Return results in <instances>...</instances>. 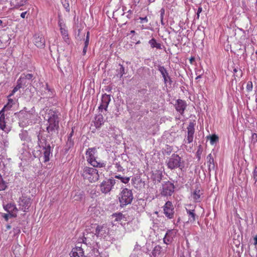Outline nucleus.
<instances>
[{
  "mask_svg": "<svg viewBox=\"0 0 257 257\" xmlns=\"http://www.w3.org/2000/svg\"><path fill=\"white\" fill-rule=\"evenodd\" d=\"M59 115L58 112L52 109L49 110L48 113L46 131L49 135V137L51 139L58 136L60 120Z\"/></svg>",
  "mask_w": 257,
  "mask_h": 257,
  "instance_id": "obj_1",
  "label": "nucleus"
},
{
  "mask_svg": "<svg viewBox=\"0 0 257 257\" xmlns=\"http://www.w3.org/2000/svg\"><path fill=\"white\" fill-rule=\"evenodd\" d=\"M81 175L84 179L88 180L91 183L97 181L99 178L97 170L87 166L83 168Z\"/></svg>",
  "mask_w": 257,
  "mask_h": 257,
  "instance_id": "obj_2",
  "label": "nucleus"
},
{
  "mask_svg": "<svg viewBox=\"0 0 257 257\" xmlns=\"http://www.w3.org/2000/svg\"><path fill=\"white\" fill-rule=\"evenodd\" d=\"M134 197L131 190L123 188L119 194L118 200L120 206L123 207L132 203Z\"/></svg>",
  "mask_w": 257,
  "mask_h": 257,
  "instance_id": "obj_3",
  "label": "nucleus"
},
{
  "mask_svg": "<svg viewBox=\"0 0 257 257\" xmlns=\"http://www.w3.org/2000/svg\"><path fill=\"white\" fill-rule=\"evenodd\" d=\"M34 78L32 74L24 73L17 80V83L20 84L22 87H26L31 84Z\"/></svg>",
  "mask_w": 257,
  "mask_h": 257,
  "instance_id": "obj_4",
  "label": "nucleus"
},
{
  "mask_svg": "<svg viewBox=\"0 0 257 257\" xmlns=\"http://www.w3.org/2000/svg\"><path fill=\"white\" fill-rule=\"evenodd\" d=\"M115 183V180L113 178L103 181L100 185L101 192L105 194L108 193Z\"/></svg>",
  "mask_w": 257,
  "mask_h": 257,
  "instance_id": "obj_5",
  "label": "nucleus"
},
{
  "mask_svg": "<svg viewBox=\"0 0 257 257\" xmlns=\"http://www.w3.org/2000/svg\"><path fill=\"white\" fill-rule=\"evenodd\" d=\"M181 163V158L176 154H173L167 162L169 168L173 169L180 167Z\"/></svg>",
  "mask_w": 257,
  "mask_h": 257,
  "instance_id": "obj_6",
  "label": "nucleus"
},
{
  "mask_svg": "<svg viewBox=\"0 0 257 257\" xmlns=\"http://www.w3.org/2000/svg\"><path fill=\"white\" fill-rule=\"evenodd\" d=\"M164 213L169 219H172L174 217V208L172 202L167 201L163 206Z\"/></svg>",
  "mask_w": 257,
  "mask_h": 257,
  "instance_id": "obj_7",
  "label": "nucleus"
},
{
  "mask_svg": "<svg viewBox=\"0 0 257 257\" xmlns=\"http://www.w3.org/2000/svg\"><path fill=\"white\" fill-rule=\"evenodd\" d=\"M162 194L165 196H171L174 191V184L170 182H167L162 186Z\"/></svg>",
  "mask_w": 257,
  "mask_h": 257,
  "instance_id": "obj_8",
  "label": "nucleus"
},
{
  "mask_svg": "<svg viewBox=\"0 0 257 257\" xmlns=\"http://www.w3.org/2000/svg\"><path fill=\"white\" fill-rule=\"evenodd\" d=\"M162 76L164 78V82L167 91H169V89L171 88L172 80L170 78L167 71L163 67H162Z\"/></svg>",
  "mask_w": 257,
  "mask_h": 257,
  "instance_id": "obj_9",
  "label": "nucleus"
},
{
  "mask_svg": "<svg viewBox=\"0 0 257 257\" xmlns=\"http://www.w3.org/2000/svg\"><path fill=\"white\" fill-rule=\"evenodd\" d=\"M43 143H45V146L43 147L44 162H47L50 160V155H52L51 147L46 140H44Z\"/></svg>",
  "mask_w": 257,
  "mask_h": 257,
  "instance_id": "obj_10",
  "label": "nucleus"
},
{
  "mask_svg": "<svg viewBox=\"0 0 257 257\" xmlns=\"http://www.w3.org/2000/svg\"><path fill=\"white\" fill-rule=\"evenodd\" d=\"M87 161L90 163L93 167L96 168H102L105 166V164L103 162H98L96 160V158L94 155L91 153L90 155H87Z\"/></svg>",
  "mask_w": 257,
  "mask_h": 257,
  "instance_id": "obj_11",
  "label": "nucleus"
},
{
  "mask_svg": "<svg viewBox=\"0 0 257 257\" xmlns=\"http://www.w3.org/2000/svg\"><path fill=\"white\" fill-rule=\"evenodd\" d=\"M110 101V95H108L106 94H103L101 98V103L100 106L98 107V109L101 111H102L103 109H104L105 111H106L107 108Z\"/></svg>",
  "mask_w": 257,
  "mask_h": 257,
  "instance_id": "obj_12",
  "label": "nucleus"
},
{
  "mask_svg": "<svg viewBox=\"0 0 257 257\" xmlns=\"http://www.w3.org/2000/svg\"><path fill=\"white\" fill-rule=\"evenodd\" d=\"M187 107L186 102L182 99H177L176 103L175 104V107L176 110L179 112L181 114L184 113V110Z\"/></svg>",
  "mask_w": 257,
  "mask_h": 257,
  "instance_id": "obj_13",
  "label": "nucleus"
},
{
  "mask_svg": "<svg viewBox=\"0 0 257 257\" xmlns=\"http://www.w3.org/2000/svg\"><path fill=\"white\" fill-rule=\"evenodd\" d=\"M34 43L38 48H43L45 44V40L41 35L36 34L34 36Z\"/></svg>",
  "mask_w": 257,
  "mask_h": 257,
  "instance_id": "obj_14",
  "label": "nucleus"
},
{
  "mask_svg": "<svg viewBox=\"0 0 257 257\" xmlns=\"http://www.w3.org/2000/svg\"><path fill=\"white\" fill-rule=\"evenodd\" d=\"M19 205L22 207V210L24 212H27L31 205V199L27 197L21 198Z\"/></svg>",
  "mask_w": 257,
  "mask_h": 257,
  "instance_id": "obj_15",
  "label": "nucleus"
},
{
  "mask_svg": "<svg viewBox=\"0 0 257 257\" xmlns=\"http://www.w3.org/2000/svg\"><path fill=\"white\" fill-rule=\"evenodd\" d=\"M0 129L2 130L6 133H9L11 131L10 127L8 126L6 124L5 116L3 110L0 111Z\"/></svg>",
  "mask_w": 257,
  "mask_h": 257,
  "instance_id": "obj_16",
  "label": "nucleus"
},
{
  "mask_svg": "<svg viewBox=\"0 0 257 257\" xmlns=\"http://www.w3.org/2000/svg\"><path fill=\"white\" fill-rule=\"evenodd\" d=\"M71 257H85L83 249L81 246H76L70 253Z\"/></svg>",
  "mask_w": 257,
  "mask_h": 257,
  "instance_id": "obj_17",
  "label": "nucleus"
},
{
  "mask_svg": "<svg viewBox=\"0 0 257 257\" xmlns=\"http://www.w3.org/2000/svg\"><path fill=\"white\" fill-rule=\"evenodd\" d=\"M104 123V118L102 114H99L95 117L94 125L98 128H100Z\"/></svg>",
  "mask_w": 257,
  "mask_h": 257,
  "instance_id": "obj_18",
  "label": "nucleus"
},
{
  "mask_svg": "<svg viewBox=\"0 0 257 257\" xmlns=\"http://www.w3.org/2000/svg\"><path fill=\"white\" fill-rule=\"evenodd\" d=\"M186 212L188 215V221L190 222H194L196 220L197 215L195 212L194 209H188L186 208Z\"/></svg>",
  "mask_w": 257,
  "mask_h": 257,
  "instance_id": "obj_19",
  "label": "nucleus"
},
{
  "mask_svg": "<svg viewBox=\"0 0 257 257\" xmlns=\"http://www.w3.org/2000/svg\"><path fill=\"white\" fill-rule=\"evenodd\" d=\"M59 26L60 27V29L61 33V35H62V37H63V38L64 39V41L67 44H69L70 42V40L69 38L68 37V34L67 30H66L64 28H63L62 27V26H61V24H59Z\"/></svg>",
  "mask_w": 257,
  "mask_h": 257,
  "instance_id": "obj_20",
  "label": "nucleus"
},
{
  "mask_svg": "<svg viewBox=\"0 0 257 257\" xmlns=\"http://www.w3.org/2000/svg\"><path fill=\"white\" fill-rule=\"evenodd\" d=\"M89 236H92L93 239H95V235L92 232H88L84 234V238L82 239L83 243L86 244V245H91V241H90L89 239Z\"/></svg>",
  "mask_w": 257,
  "mask_h": 257,
  "instance_id": "obj_21",
  "label": "nucleus"
},
{
  "mask_svg": "<svg viewBox=\"0 0 257 257\" xmlns=\"http://www.w3.org/2000/svg\"><path fill=\"white\" fill-rule=\"evenodd\" d=\"M5 210L8 212V213H16L18 209L16 206L13 204H8L4 206Z\"/></svg>",
  "mask_w": 257,
  "mask_h": 257,
  "instance_id": "obj_22",
  "label": "nucleus"
},
{
  "mask_svg": "<svg viewBox=\"0 0 257 257\" xmlns=\"http://www.w3.org/2000/svg\"><path fill=\"white\" fill-rule=\"evenodd\" d=\"M195 124L193 122H190L187 128V136L194 138V134L195 132Z\"/></svg>",
  "mask_w": 257,
  "mask_h": 257,
  "instance_id": "obj_23",
  "label": "nucleus"
},
{
  "mask_svg": "<svg viewBox=\"0 0 257 257\" xmlns=\"http://www.w3.org/2000/svg\"><path fill=\"white\" fill-rule=\"evenodd\" d=\"M92 232L95 235V238L102 236L103 233L104 232V230H103V226L97 225L95 230V232Z\"/></svg>",
  "mask_w": 257,
  "mask_h": 257,
  "instance_id": "obj_24",
  "label": "nucleus"
},
{
  "mask_svg": "<svg viewBox=\"0 0 257 257\" xmlns=\"http://www.w3.org/2000/svg\"><path fill=\"white\" fill-rule=\"evenodd\" d=\"M207 165L208 166V169L210 170L211 169H214V159L212 157L211 154H209L207 157Z\"/></svg>",
  "mask_w": 257,
  "mask_h": 257,
  "instance_id": "obj_25",
  "label": "nucleus"
},
{
  "mask_svg": "<svg viewBox=\"0 0 257 257\" xmlns=\"http://www.w3.org/2000/svg\"><path fill=\"white\" fill-rule=\"evenodd\" d=\"M172 147L168 145H166L163 148V151H162L164 155H170L172 152Z\"/></svg>",
  "mask_w": 257,
  "mask_h": 257,
  "instance_id": "obj_26",
  "label": "nucleus"
},
{
  "mask_svg": "<svg viewBox=\"0 0 257 257\" xmlns=\"http://www.w3.org/2000/svg\"><path fill=\"white\" fill-rule=\"evenodd\" d=\"M8 98V102L7 104L6 105H5V106L3 108L2 110H3V111H4L5 110H9L12 107V106L15 103V101L13 99L11 98L10 97Z\"/></svg>",
  "mask_w": 257,
  "mask_h": 257,
  "instance_id": "obj_27",
  "label": "nucleus"
},
{
  "mask_svg": "<svg viewBox=\"0 0 257 257\" xmlns=\"http://www.w3.org/2000/svg\"><path fill=\"white\" fill-rule=\"evenodd\" d=\"M152 256L160 257L161 254V246L160 245L156 246L152 251Z\"/></svg>",
  "mask_w": 257,
  "mask_h": 257,
  "instance_id": "obj_28",
  "label": "nucleus"
},
{
  "mask_svg": "<svg viewBox=\"0 0 257 257\" xmlns=\"http://www.w3.org/2000/svg\"><path fill=\"white\" fill-rule=\"evenodd\" d=\"M152 48H157V49H161V44L157 43L154 38H152L149 42Z\"/></svg>",
  "mask_w": 257,
  "mask_h": 257,
  "instance_id": "obj_29",
  "label": "nucleus"
},
{
  "mask_svg": "<svg viewBox=\"0 0 257 257\" xmlns=\"http://www.w3.org/2000/svg\"><path fill=\"white\" fill-rule=\"evenodd\" d=\"M112 216L115 218L114 221H119L123 218H125L124 215L120 212L113 213L112 215Z\"/></svg>",
  "mask_w": 257,
  "mask_h": 257,
  "instance_id": "obj_30",
  "label": "nucleus"
},
{
  "mask_svg": "<svg viewBox=\"0 0 257 257\" xmlns=\"http://www.w3.org/2000/svg\"><path fill=\"white\" fill-rule=\"evenodd\" d=\"M193 198L196 201H199L200 198V191L199 189H195L192 194Z\"/></svg>",
  "mask_w": 257,
  "mask_h": 257,
  "instance_id": "obj_31",
  "label": "nucleus"
},
{
  "mask_svg": "<svg viewBox=\"0 0 257 257\" xmlns=\"http://www.w3.org/2000/svg\"><path fill=\"white\" fill-rule=\"evenodd\" d=\"M74 146V142L72 139H68L65 146L66 151H68Z\"/></svg>",
  "mask_w": 257,
  "mask_h": 257,
  "instance_id": "obj_32",
  "label": "nucleus"
},
{
  "mask_svg": "<svg viewBox=\"0 0 257 257\" xmlns=\"http://www.w3.org/2000/svg\"><path fill=\"white\" fill-rule=\"evenodd\" d=\"M7 187V183L4 181L2 176L0 175V191L5 190Z\"/></svg>",
  "mask_w": 257,
  "mask_h": 257,
  "instance_id": "obj_33",
  "label": "nucleus"
},
{
  "mask_svg": "<svg viewBox=\"0 0 257 257\" xmlns=\"http://www.w3.org/2000/svg\"><path fill=\"white\" fill-rule=\"evenodd\" d=\"M115 178L120 179L121 180V182L125 183V184L129 182L130 179V177H121L120 175H115Z\"/></svg>",
  "mask_w": 257,
  "mask_h": 257,
  "instance_id": "obj_34",
  "label": "nucleus"
},
{
  "mask_svg": "<svg viewBox=\"0 0 257 257\" xmlns=\"http://www.w3.org/2000/svg\"><path fill=\"white\" fill-rule=\"evenodd\" d=\"M75 200H81L84 197V192L83 191L77 192L75 195Z\"/></svg>",
  "mask_w": 257,
  "mask_h": 257,
  "instance_id": "obj_35",
  "label": "nucleus"
},
{
  "mask_svg": "<svg viewBox=\"0 0 257 257\" xmlns=\"http://www.w3.org/2000/svg\"><path fill=\"white\" fill-rule=\"evenodd\" d=\"M172 237L167 233L163 238V242L166 244H169L172 242Z\"/></svg>",
  "mask_w": 257,
  "mask_h": 257,
  "instance_id": "obj_36",
  "label": "nucleus"
},
{
  "mask_svg": "<svg viewBox=\"0 0 257 257\" xmlns=\"http://www.w3.org/2000/svg\"><path fill=\"white\" fill-rule=\"evenodd\" d=\"M3 216L6 221H8L9 218L16 217L17 216V214L16 213H8L4 214Z\"/></svg>",
  "mask_w": 257,
  "mask_h": 257,
  "instance_id": "obj_37",
  "label": "nucleus"
},
{
  "mask_svg": "<svg viewBox=\"0 0 257 257\" xmlns=\"http://www.w3.org/2000/svg\"><path fill=\"white\" fill-rule=\"evenodd\" d=\"M61 3L67 12L70 11L69 4L68 0H61Z\"/></svg>",
  "mask_w": 257,
  "mask_h": 257,
  "instance_id": "obj_38",
  "label": "nucleus"
},
{
  "mask_svg": "<svg viewBox=\"0 0 257 257\" xmlns=\"http://www.w3.org/2000/svg\"><path fill=\"white\" fill-rule=\"evenodd\" d=\"M22 88L21 86H20V84L17 83L16 86L14 87L13 90L11 91V93L8 96V97H11L13 96L14 93L17 92L19 89Z\"/></svg>",
  "mask_w": 257,
  "mask_h": 257,
  "instance_id": "obj_39",
  "label": "nucleus"
},
{
  "mask_svg": "<svg viewBox=\"0 0 257 257\" xmlns=\"http://www.w3.org/2000/svg\"><path fill=\"white\" fill-rule=\"evenodd\" d=\"M38 143L39 147L40 148H42L43 150V147L45 146V143H43L42 142H43L44 140H46L45 138H43L42 137H40V135L38 136Z\"/></svg>",
  "mask_w": 257,
  "mask_h": 257,
  "instance_id": "obj_40",
  "label": "nucleus"
},
{
  "mask_svg": "<svg viewBox=\"0 0 257 257\" xmlns=\"http://www.w3.org/2000/svg\"><path fill=\"white\" fill-rule=\"evenodd\" d=\"M119 69L117 70V71H118V75H119V77H121L122 75L124 74V67L121 65L119 64Z\"/></svg>",
  "mask_w": 257,
  "mask_h": 257,
  "instance_id": "obj_41",
  "label": "nucleus"
},
{
  "mask_svg": "<svg viewBox=\"0 0 257 257\" xmlns=\"http://www.w3.org/2000/svg\"><path fill=\"white\" fill-rule=\"evenodd\" d=\"M257 142V134L252 133L251 137V144L254 145Z\"/></svg>",
  "mask_w": 257,
  "mask_h": 257,
  "instance_id": "obj_42",
  "label": "nucleus"
},
{
  "mask_svg": "<svg viewBox=\"0 0 257 257\" xmlns=\"http://www.w3.org/2000/svg\"><path fill=\"white\" fill-rule=\"evenodd\" d=\"M154 179L155 181V183H160L161 182V173L158 172L154 175Z\"/></svg>",
  "mask_w": 257,
  "mask_h": 257,
  "instance_id": "obj_43",
  "label": "nucleus"
},
{
  "mask_svg": "<svg viewBox=\"0 0 257 257\" xmlns=\"http://www.w3.org/2000/svg\"><path fill=\"white\" fill-rule=\"evenodd\" d=\"M96 152V149L95 147L89 148L87 150L86 155H90V153H91L93 155H94Z\"/></svg>",
  "mask_w": 257,
  "mask_h": 257,
  "instance_id": "obj_44",
  "label": "nucleus"
},
{
  "mask_svg": "<svg viewBox=\"0 0 257 257\" xmlns=\"http://www.w3.org/2000/svg\"><path fill=\"white\" fill-rule=\"evenodd\" d=\"M210 143L211 144H213L215 142H217L218 140V138L216 135H212L210 137Z\"/></svg>",
  "mask_w": 257,
  "mask_h": 257,
  "instance_id": "obj_45",
  "label": "nucleus"
},
{
  "mask_svg": "<svg viewBox=\"0 0 257 257\" xmlns=\"http://www.w3.org/2000/svg\"><path fill=\"white\" fill-rule=\"evenodd\" d=\"M252 89V83L251 81H249L247 82L246 85V90L247 91H251Z\"/></svg>",
  "mask_w": 257,
  "mask_h": 257,
  "instance_id": "obj_46",
  "label": "nucleus"
},
{
  "mask_svg": "<svg viewBox=\"0 0 257 257\" xmlns=\"http://www.w3.org/2000/svg\"><path fill=\"white\" fill-rule=\"evenodd\" d=\"M253 177L255 183L257 181V167H255L253 172Z\"/></svg>",
  "mask_w": 257,
  "mask_h": 257,
  "instance_id": "obj_47",
  "label": "nucleus"
},
{
  "mask_svg": "<svg viewBox=\"0 0 257 257\" xmlns=\"http://www.w3.org/2000/svg\"><path fill=\"white\" fill-rule=\"evenodd\" d=\"M193 137H189L187 136L186 140H185V143L190 144L193 141Z\"/></svg>",
  "mask_w": 257,
  "mask_h": 257,
  "instance_id": "obj_48",
  "label": "nucleus"
},
{
  "mask_svg": "<svg viewBox=\"0 0 257 257\" xmlns=\"http://www.w3.org/2000/svg\"><path fill=\"white\" fill-rule=\"evenodd\" d=\"M3 144L2 145H0V148L2 147V145H4L5 147H8L9 146V141L6 139H5L3 141Z\"/></svg>",
  "mask_w": 257,
  "mask_h": 257,
  "instance_id": "obj_49",
  "label": "nucleus"
},
{
  "mask_svg": "<svg viewBox=\"0 0 257 257\" xmlns=\"http://www.w3.org/2000/svg\"><path fill=\"white\" fill-rule=\"evenodd\" d=\"M13 231L15 234H19L21 232L20 228L19 227H16L13 228Z\"/></svg>",
  "mask_w": 257,
  "mask_h": 257,
  "instance_id": "obj_50",
  "label": "nucleus"
},
{
  "mask_svg": "<svg viewBox=\"0 0 257 257\" xmlns=\"http://www.w3.org/2000/svg\"><path fill=\"white\" fill-rule=\"evenodd\" d=\"M26 2V1L24 2L22 1L19 3H17V4L16 5V7L17 8H20V7L24 6Z\"/></svg>",
  "mask_w": 257,
  "mask_h": 257,
  "instance_id": "obj_51",
  "label": "nucleus"
},
{
  "mask_svg": "<svg viewBox=\"0 0 257 257\" xmlns=\"http://www.w3.org/2000/svg\"><path fill=\"white\" fill-rule=\"evenodd\" d=\"M115 166L118 171H122V167L120 166V165L119 163H116Z\"/></svg>",
  "mask_w": 257,
  "mask_h": 257,
  "instance_id": "obj_52",
  "label": "nucleus"
},
{
  "mask_svg": "<svg viewBox=\"0 0 257 257\" xmlns=\"http://www.w3.org/2000/svg\"><path fill=\"white\" fill-rule=\"evenodd\" d=\"M87 48H88V46H85V45L84 46V47L83 49V51H82L83 55H85L86 54L87 51Z\"/></svg>",
  "mask_w": 257,
  "mask_h": 257,
  "instance_id": "obj_53",
  "label": "nucleus"
},
{
  "mask_svg": "<svg viewBox=\"0 0 257 257\" xmlns=\"http://www.w3.org/2000/svg\"><path fill=\"white\" fill-rule=\"evenodd\" d=\"M89 43V38H86L84 42V45L88 46Z\"/></svg>",
  "mask_w": 257,
  "mask_h": 257,
  "instance_id": "obj_54",
  "label": "nucleus"
},
{
  "mask_svg": "<svg viewBox=\"0 0 257 257\" xmlns=\"http://www.w3.org/2000/svg\"><path fill=\"white\" fill-rule=\"evenodd\" d=\"M73 134H74V130H73V128L72 127L71 132L69 134L68 139H72V137L73 136Z\"/></svg>",
  "mask_w": 257,
  "mask_h": 257,
  "instance_id": "obj_55",
  "label": "nucleus"
},
{
  "mask_svg": "<svg viewBox=\"0 0 257 257\" xmlns=\"http://www.w3.org/2000/svg\"><path fill=\"white\" fill-rule=\"evenodd\" d=\"M140 19L141 20V22L142 23H143L145 22H147L148 21V19H147V18L146 17H145V18H140Z\"/></svg>",
  "mask_w": 257,
  "mask_h": 257,
  "instance_id": "obj_56",
  "label": "nucleus"
},
{
  "mask_svg": "<svg viewBox=\"0 0 257 257\" xmlns=\"http://www.w3.org/2000/svg\"><path fill=\"white\" fill-rule=\"evenodd\" d=\"M253 240H254V243H253V244L254 245H257V235H256L254 238H253Z\"/></svg>",
  "mask_w": 257,
  "mask_h": 257,
  "instance_id": "obj_57",
  "label": "nucleus"
},
{
  "mask_svg": "<svg viewBox=\"0 0 257 257\" xmlns=\"http://www.w3.org/2000/svg\"><path fill=\"white\" fill-rule=\"evenodd\" d=\"M127 13H128V15L126 16V17L128 18V19H131V14L132 13V11L131 10H129Z\"/></svg>",
  "mask_w": 257,
  "mask_h": 257,
  "instance_id": "obj_58",
  "label": "nucleus"
},
{
  "mask_svg": "<svg viewBox=\"0 0 257 257\" xmlns=\"http://www.w3.org/2000/svg\"><path fill=\"white\" fill-rule=\"evenodd\" d=\"M27 14V12H23L21 14V17L22 18H25V16Z\"/></svg>",
  "mask_w": 257,
  "mask_h": 257,
  "instance_id": "obj_59",
  "label": "nucleus"
},
{
  "mask_svg": "<svg viewBox=\"0 0 257 257\" xmlns=\"http://www.w3.org/2000/svg\"><path fill=\"white\" fill-rule=\"evenodd\" d=\"M202 11V8L201 7H199L198 9L197 13H201Z\"/></svg>",
  "mask_w": 257,
  "mask_h": 257,
  "instance_id": "obj_60",
  "label": "nucleus"
},
{
  "mask_svg": "<svg viewBox=\"0 0 257 257\" xmlns=\"http://www.w3.org/2000/svg\"><path fill=\"white\" fill-rule=\"evenodd\" d=\"M46 89L48 91V92H51V89L49 87L48 85L47 84ZM52 93V92H51Z\"/></svg>",
  "mask_w": 257,
  "mask_h": 257,
  "instance_id": "obj_61",
  "label": "nucleus"
},
{
  "mask_svg": "<svg viewBox=\"0 0 257 257\" xmlns=\"http://www.w3.org/2000/svg\"><path fill=\"white\" fill-rule=\"evenodd\" d=\"M28 121H29V120H27V122H25V121H23L22 122V125H27V123H28Z\"/></svg>",
  "mask_w": 257,
  "mask_h": 257,
  "instance_id": "obj_62",
  "label": "nucleus"
},
{
  "mask_svg": "<svg viewBox=\"0 0 257 257\" xmlns=\"http://www.w3.org/2000/svg\"><path fill=\"white\" fill-rule=\"evenodd\" d=\"M7 229H10L11 228V226L10 224H8L6 226Z\"/></svg>",
  "mask_w": 257,
  "mask_h": 257,
  "instance_id": "obj_63",
  "label": "nucleus"
},
{
  "mask_svg": "<svg viewBox=\"0 0 257 257\" xmlns=\"http://www.w3.org/2000/svg\"><path fill=\"white\" fill-rule=\"evenodd\" d=\"M89 236V239L90 241L94 240V239H93V237H92V236Z\"/></svg>",
  "mask_w": 257,
  "mask_h": 257,
  "instance_id": "obj_64",
  "label": "nucleus"
}]
</instances>
